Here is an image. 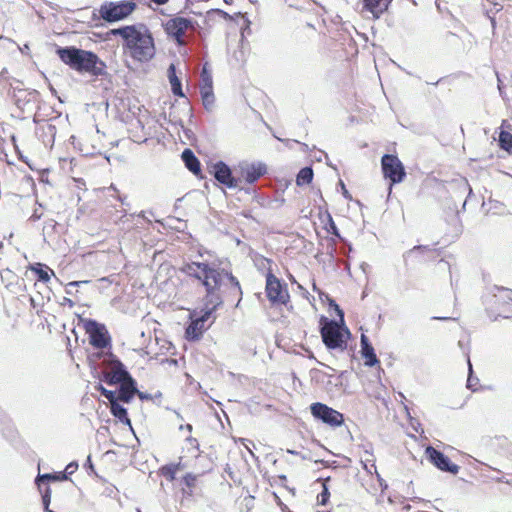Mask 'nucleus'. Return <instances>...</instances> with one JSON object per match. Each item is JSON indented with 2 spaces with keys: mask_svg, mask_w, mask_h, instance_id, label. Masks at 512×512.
Here are the masks:
<instances>
[{
  "mask_svg": "<svg viewBox=\"0 0 512 512\" xmlns=\"http://www.w3.org/2000/svg\"><path fill=\"white\" fill-rule=\"evenodd\" d=\"M181 271L190 277H194L201 282L206 289L205 307L202 314H194L190 325L186 329V337L189 340H198L207 329L205 323H213L215 317L213 312L223 303L220 291L223 286H229L231 293L241 294V288L238 280L220 264L213 261H193L186 263L181 267Z\"/></svg>",
  "mask_w": 512,
  "mask_h": 512,
  "instance_id": "obj_1",
  "label": "nucleus"
},
{
  "mask_svg": "<svg viewBox=\"0 0 512 512\" xmlns=\"http://www.w3.org/2000/svg\"><path fill=\"white\" fill-rule=\"evenodd\" d=\"M112 33L124 39L127 53L134 60L148 62L154 57V40L145 26H125L112 30Z\"/></svg>",
  "mask_w": 512,
  "mask_h": 512,
  "instance_id": "obj_2",
  "label": "nucleus"
},
{
  "mask_svg": "<svg viewBox=\"0 0 512 512\" xmlns=\"http://www.w3.org/2000/svg\"><path fill=\"white\" fill-rule=\"evenodd\" d=\"M57 54L66 65L78 72H87L96 76L105 73V64L93 52L65 47L59 48Z\"/></svg>",
  "mask_w": 512,
  "mask_h": 512,
  "instance_id": "obj_3",
  "label": "nucleus"
},
{
  "mask_svg": "<svg viewBox=\"0 0 512 512\" xmlns=\"http://www.w3.org/2000/svg\"><path fill=\"white\" fill-rule=\"evenodd\" d=\"M323 342L329 349L344 350L350 333L343 330L336 322L330 321L321 328Z\"/></svg>",
  "mask_w": 512,
  "mask_h": 512,
  "instance_id": "obj_4",
  "label": "nucleus"
},
{
  "mask_svg": "<svg viewBox=\"0 0 512 512\" xmlns=\"http://www.w3.org/2000/svg\"><path fill=\"white\" fill-rule=\"evenodd\" d=\"M135 7L136 5L132 1H123L120 3L110 2L103 4L99 13L104 20L114 22L130 15Z\"/></svg>",
  "mask_w": 512,
  "mask_h": 512,
  "instance_id": "obj_5",
  "label": "nucleus"
},
{
  "mask_svg": "<svg viewBox=\"0 0 512 512\" xmlns=\"http://www.w3.org/2000/svg\"><path fill=\"white\" fill-rule=\"evenodd\" d=\"M384 177L390 180V188L393 184L401 183L405 176V168L395 155L385 154L381 159Z\"/></svg>",
  "mask_w": 512,
  "mask_h": 512,
  "instance_id": "obj_6",
  "label": "nucleus"
},
{
  "mask_svg": "<svg viewBox=\"0 0 512 512\" xmlns=\"http://www.w3.org/2000/svg\"><path fill=\"white\" fill-rule=\"evenodd\" d=\"M311 414L321 420L323 423L328 424L332 427H339L344 422L343 414L338 412L337 410L322 404V403H313L310 407Z\"/></svg>",
  "mask_w": 512,
  "mask_h": 512,
  "instance_id": "obj_7",
  "label": "nucleus"
},
{
  "mask_svg": "<svg viewBox=\"0 0 512 512\" xmlns=\"http://www.w3.org/2000/svg\"><path fill=\"white\" fill-rule=\"evenodd\" d=\"M86 332L89 334L90 344L98 349L107 347L110 343V337L104 325L94 320H88L85 323Z\"/></svg>",
  "mask_w": 512,
  "mask_h": 512,
  "instance_id": "obj_8",
  "label": "nucleus"
},
{
  "mask_svg": "<svg viewBox=\"0 0 512 512\" xmlns=\"http://www.w3.org/2000/svg\"><path fill=\"white\" fill-rule=\"evenodd\" d=\"M266 293L272 303L285 304L289 299L287 290L283 288L279 279L271 271L266 275Z\"/></svg>",
  "mask_w": 512,
  "mask_h": 512,
  "instance_id": "obj_9",
  "label": "nucleus"
},
{
  "mask_svg": "<svg viewBox=\"0 0 512 512\" xmlns=\"http://www.w3.org/2000/svg\"><path fill=\"white\" fill-rule=\"evenodd\" d=\"M266 172V167L263 164H250L240 163L235 169V173L238 174L237 178L241 179V183L245 181L248 184H252L257 181Z\"/></svg>",
  "mask_w": 512,
  "mask_h": 512,
  "instance_id": "obj_10",
  "label": "nucleus"
},
{
  "mask_svg": "<svg viewBox=\"0 0 512 512\" xmlns=\"http://www.w3.org/2000/svg\"><path fill=\"white\" fill-rule=\"evenodd\" d=\"M425 454L430 462L438 469L449 472L453 475H456L459 472L460 467L457 464L452 463L447 456L435 448L431 446L427 447Z\"/></svg>",
  "mask_w": 512,
  "mask_h": 512,
  "instance_id": "obj_11",
  "label": "nucleus"
},
{
  "mask_svg": "<svg viewBox=\"0 0 512 512\" xmlns=\"http://www.w3.org/2000/svg\"><path fill=\"white\" fill-rule=\"evenodd\" d=\"M214 177L228 188H241V179L232 175V171L224 162H217L213 166Z\"/></svg>",
  "mask_w": 512,
  "mask_h": 512,
  "instance_id": "obj_12",
  "label": "nucleus"
},
{
  "mask_svg": "<svg viewBox=\"0 0 512 512\" xmlns=\"http://www.w3.org/2000/svg\"><path fill=\"white\" fill-rule=\"evenodd\" d=\"M193 27L191 20L183 17L171 19L166 24V31L169 35L173 36L178 43L182 44V37L188 29Z\"/></svg>",
  "mask_w": 512,
  "mask_h": 512,
  "instance_id": "obj_13",
  "label": "nucleus"
},
{
  "mask_svg": "<svg viewBox=\"0 0 512 512\" xmlns=\"http://www.w3.org/2000/svg\"><path fill=\"white\" fill-rule=\"evenodd\" d=\"M131 376L125 370L123 364L120 362L115 363L111 369L104 374L103 380L109 384H122L126 380H128Z\"/></svg>",
  "mask_w": 512,
  "mask_h": 512,
  "instance_id": "obj_14",
  "label": "nucleus"
},
{
  "mask_svg": "<svg viewBox=\"0 0 512 512\" xmlns=\"http://www.w3.org/2000/svg\"><path fill=\"white\" fill-rule=\"evenodd\" d=\"M136 392L137 388L135 381L132 379V377H130L120 385L118 392H116L117 401L128 403L136 394Z\"/></svg>",
  "mask_w": 512,
  "mask_h": 512,
  "instance_id": "obj_15",
  "label": "nucleus"
},
{
  "mask_svg": "<svg viewBox=\"0 0 512 512\" xmlns=\"http://www.w3.org/2000/svg\"><path fill=\"white\" fill-rule=\"evenodd\" d=\"M360 343H361V354H362V357L365 359V365L370 366V367L376 365L379 361L375 354L374 348L369 343V340L366 335H364V334L361 335Z\"/></svg>",
  "mask_w": 512,
  "mask_h": 512,
  "instance_id": "obj_16",
  "label": "nucleus"
},
{
  "mask_svg": "<svg viewBox=\"0 0 512 512\" xmlns=\"http://www.w3.org/2000/svg\"><path fill=\"white\" fill-rule=\"evenodd\" d=\"M392 0H364V6L368 9L374 16L378 17L381 13H383L389 3Z\"/></svg>",
  "mask_w": 512,
  "mask_h": 512,
  "instance_id": "obj_17",
  "label": "nucleus"
},
{
  "mask_svg": "<svg viewBox=\"0 0 512 512\" xmlns=\"http://www.w3.org/2000/svg\"><path fill=\"white\" fill-rule=\"evenodd\" d=\"M182 159L186 167L194 174L200 172V163L190 149H185L182 153Z\"/></svg>",
  "mask_w": 512,
  "mask_h": 512,
  "instance_id": "obj_18",
  "label": "nucleus"
},
{
  "mask_svg": "<svg viewBox=\"0 0 512 512\" xmlns=\"http://www.w3.org/2000/svg\"><path fill=\"white\" fill-rule=\"evenodd\" d=\"M111 413L114 417H116L120 422L127 424L131 427V421L128 418L127 410L124 408L121 404H119V401L115 400L114 402L110 404Z\"/></svg>",
  "mask_w": 512,
  "mask_h": 512,
  "instance_id": "obj_19",
  "label": "nucleus"
},
{
  "mask_svg": "<svg viewBox=\"0 0 512 512\" xmlns=\"http://www.w3.org/2000/svg\"><path fill=\"white\" fill-rule=\"evenodd\" d=\"M213 90L212 75L207 69V64L203 66L201 72L200 91Z\"/></svg>",
  "mask_w": 512,
  "mask_h": 512,
  "instance_id": "obj_20",
  "label": "nucleus"
},
{
  "mask_svg": "<svg viewBox=\"0 0 512 512\" xmlns=\"http://www.w3.org/2000/svg\"><path fill=\"white\" fill-rule=\"evenodd\" d=\"M313 179V170L310 167L302 168L296 178V183L299 186L309 184Z\"/></svg>",
  "mask_w": 512,
  "mask_h": 512,
  "instance_id": "obj_21",
  "label": "nucleus"
},
{
  "mask_svg": "<svg viewBox=\"0 0 512 512\" xmlns=\"http://www.w3.org/2000/svg\"><path fill=\"white\" fill-rule=\"evenodd\" d=\"M31 269L38 275L39 280L43 282H48L51 278V275H54L53 270L49 269L47 266L43 268V265L40 263H38L36 266H33Z\"/></svg>",
  "mask_w": 512,
  "mask_h": 512,
  "instance_id": "obj_22",
  "label": "nucleus"
},
{
  "mask_svg": "<svg viewBox=\"0 0 512 512\" xmlns=\"http://www.w3.org/2000/svg\"><path fill=\"white\" fill-rule=\"evenodd\" d=\"M499 145L502 149L509 153H512V134L508 131H500L499 133Z\"/></svg>",
  "mask_w": 512,
  "mask_h": 512,
  "instance_id": "obj_23",
  "label": "nucleus"
},
{
  "mask_svg": "<svg viewBox=\"0 0 512 512\" xmlns=\"http://www.w3.org/2000/svg\"><path fill=\"white\" fill-rule=\"evenodd\" d=\"M200 94H201L203 105L205 106V108L212 109V107L214 105V100H215L213 90L200 91Z\"/></svg>",
  "mask_w": 512,
  "mask_h": 512,
  "instance_id": "obj_24",
  "label": "nucleus"
},
{
  "mask_svg": "<svg viewBox=\"0 0 512 512\" xmlns=\"http://www.w3.org/2000/svg\"><path fill=\"white\" fill-rule=\"evenodd\" d=\"M497 293L494 294V297L497 300H512V290L504 287H497Z\"/></svg>",
  "mask_w": 512,
  "mask_h": 512,
  "instance_id": "obj_25",
  "label": "nucleus"
},
{
  "mask_svg": "<svg viewBox=\"0 0 512 512\" xmlns=\"http://www.w3.org/2000/svg\"><path fill=\"white\" fill-rule=\"evenodd\" d=\"M68 477L66 474L52 475V474H44L37 478V484L41 487V483L46 480H66Z\"/></svg>",
  "mask_w": 512,
  "mask_h": 512,
  "instance_id": "obj_26",
  "label": "nucleus"
},
{
  "mask_svg": "<svg viewBox=\"0 0 512 512\" xmlns=\"http://www.w3.org/2000/svg\"><path fill=\"white\" fill-rule=\"evenodd\" d=\"M169 82H170V85H171V90H172L174 95L184 96V94L182 92L181 82H180L178 77L170 79Z\"/></svg>",
  "mask_w": 512,
  "mask_h": 512,
  "instance_id": "obj_27",
  "label": "nucleus"
},
{
  "mask_svg": "<svg viewBox=\"0 0 512 512\" xmlns=\"http://www.w3.org/2000/svg\"><path fill=\"white\" fill-rule=\"evenodd\" d=\"M98 390L110 402V404L112 403V401L114 402L115 400H117L115 391L107 390L102 385L98 386Z\"/></svg>",
  "mask_w": 512,
  "mask_h": 512,
  "instance_id": "obj_28",
  "label": "nucleus"
},
{
  "mask_svg": "<svg viewBox=\"0 0 512 512\" xmlns=\"http://www.w3.org/2000/svg\"><path fill=\"white\" fill-rule=\"evenodd\" d=\"M468 366H469V377L467 380V387L473 391H476V385L478 383V379H474L472 377V365H471L469 358H468Z\"/></svg>",
  "mask_w": 512,
  "mask_h": 512,
  "instance_id": "obj_29",
  "label": "nucleus"
},
{
  "mask_svg": "<svg viewBox=\"0 0 512 512\" xmlns=\"http://www.w3.org/2000/svg\"><path fill=\"white\" fill-rule=\"evenodd\" d=\"M329 497H330V493L328 491L327 486L324 484L323 491L317 497L318 503H320L321 505H326L329 500Z\"/></svg>",
  "mask_w": 512,
  "mask_h": 512,
  "instance_id": "obj_30",
  "label": "nucleus"
},
{
  "mask_svg": "<svg viewBox=\"0 0 512 512\" xmlns=\"http://www.w3.org/2000/svg\"><path fill=\"white\" fill-rule=\"evenodd\" d=\"M42 500H43L45 511L46 512H52L51 510H49V504H50V500H51V491H50L49 488H47L45 490V492L43 493Z\"/></svg>",
  "mask_w": 512,
  "mask_h": 512,
  "instance_id": "obj_31",
  "label": "nucleus"
},
{
  "mask_svg": "<svg viewBox=\"0 0 512 512\" xmlns=\"http://www.w3.org/2000/svg\"><path fill=\"white\" fill-rule=\"evenodd\" d=\"M77 469L78 464L76 462H71L66 466L65 472L63 474H73Z\"/></svg>",
  "mask_w": 512,
  "mask_h": 512,
  "instance_id": "obj_32",
  "label": "nucleus"
},
{
  "mask_svg": "<svg viewBox=\"0 0 512 512\" xmlns=\"http://www.w3.org/2000/svg\"><path fill=\"white\" fill-rule=\"evenodd\" d=\"M196 477L192 474H187L184 476V482L188 487H192L195 483Z\"/></svg>",
  "mask_w": 512,
  "mask_h": 512,
  "instance_id": "obj_33",
  "label": "nucleus"
},
{
  "mask_svg": "<svg viewBox=\"0 0 512 512\" xmlns=\"http://www.w3.org/2000/svg\"><path fill=\"white\" fill-rule=\"evenodd\" d=\"M168 78L169 80L170 79H173V78H177V75H176V67L174 64H171L168 68Z\"/></svg>",
  "mask_w": 512,
  "mask_h": 512,
  "instance_id": "obj_34",
  "label": "nucleus"
},
{
  "mask_svg": "<svg viewBox=\"0 0 512 512\" xmlns=\"http://www.w3.org/2000/svg\"><path fill=\"white\" fill-rule=\"evenodd\" d=\"M329 222H330V227H331V229H332L333 233H334L335 235H338L337 227H336V225H335V223H334V221L332 220V218H331V216H330V215H329Z\"/></svg>",
  "mask_w": 512,
  "mask_h": 512,
  "instance_id": "obj_35",
  "label": "nucleus"
},
{
  "mask_svg": "<svg viewBox=\"0 0 512 512\" xmlns=\"http://www.w3.org/2000/svg\"><path fill=\"white\" fill-rule=\"evenodd\" d=\"M180 430H187L189 433L192 432V425L191 424H186V425H180L179 427Z\"/></svg>",
  "mask_w": 512,
  "mask_h": 512,
  "instance_id": "obj_36",
  "label": "nucleus"
},
{
  "mask_svg": "<svg viewBox=\"0 0 512 512\" xmlns=\"http://www.w3.org/2000/svg\"><path fill=\"white\" fill-rule=\"evenodd\" d=\"M136 394H138V396L141 398V399H150V396L148 394H144L142 392H139L137 390Z\"/></svg>",
  "mask_w": 512,
  "mask_h": 512,
  "instance_id": "obj_37",
  "label": "nucleus"
},
{
  "mask_svg": "<svg viewBox=\"0 0 512 512\" xmlns=\"http://www.w3.org/2000/svg\"><path fill=\"white\" fill-rule=\"evenodd\" d=\"M186 440L191 444V445H197V440L191 436H188L186 438Z\"/></svg>",
  "mask_w": 512,
  "mask_h": 512,
  "instance_id": "obj_38",
  "label": "nucleus"
},
{
  "mask_svg": "<svg viewBox=\"0 0 512 512\" xmlns=\"http://www.w3.org/2000/svg\"><path fill=\"white\" fill-rule=\"evenodd\" d=\"M152 1L158 5H163V4L167 3L169 0H152Z\"/></svg>",
  "mask_w": 512,
  "mask_h": 512,
  "instance_id": "obj_39",
  "label": "nucleus"
},
{
  "mask_svg": "<svg viewBox=\"0 0 512 512\" xmlns=\"http://www.w3.org/2000/svg\"><path fill=\"white\" fill-rule=\"evenodd\" d=\"M336 309H337V312H338V315L340 316L341 318V321H343V312L339 309L338 306H336Z\"/></svg>",
  "mask_w": 512,
  "mask_h": 512,
  "instance_id": "obj_40",
  "label": "nucleus"
},
{
  "mask_svg": "<svg viewBox=\"0 0 512 512\" xmlns=\"http://www.w3.org/2000/svg\"><path fill=\"white\" fill-rule=\"evenodd\" d=\"M81 282L79 281H74V282H70L69 285L70 286H78Z\"/></svg>",
  "mask_w": 512,
  "mask_h": 512,
  "instance_id": "obj_41",
  "label": "nucleus"
},
{
  "mask_svg": "<svg viewBox=\"0 0 512 512\" xmlns=\"http://www.w3.org/2000/svg\"><path fill=\"white\" fill-rule=\"evenodd\" d=\"M342 187H343V189H344V196H345V197H347V193H348V192H347V190L345 189V187H344V185H343V184H342Z\"/></svg>",
  "mask_w": 512,
  "mask_h": 512,
  "instance_id": "obj_42",
  "label": "nucleus"
},
{
  "mask_svg": "<svg viewBox=\"0 0 512 512\" xmlns=\"http://www.w3.org/2000/svg\"><path fill=\"white\" fill-rule=\"evenodd\" d=\"M263 262H266L267 264H270V261L268 259H263Z\"/></svg>",
  "mask_w": 512,
  "mask_h": 512,
  "instance_id": "obj_43",
  "label": "nucleus"
},
{
  "mask_svg": "<svg viewBox=\"0 0 512 512\" xmlns=\"http://www.w3.org/2000/svg\"><path fill=\"white\" fill-rule=\"evenodd\" d=\"M110 189L116 190V188L113 185L110 186Z\"/></svg>",
  "mask_w": 512,
  "mask_h": 512,
  "instance_id": "obj_44",
  "label": "nucleus"
},
{
  "mask_svg": "<svg viewBox=\"0 0 512 512\" xmlns=\"http://www.w3.org/2000/svg\"><path fill=\"white\" fill-rule=\"evenodd\" d=\"M435 319H439V318H438V317H436ZM441 319H442V320H445L446 318H445V317H442Z\"/></svg>",
  "mask_w": 512,
  "mask_h": 512,
  "instance_id": "obj_45",
  "label": "nucleus"
}]
</instances>
